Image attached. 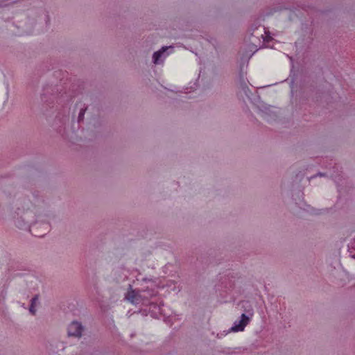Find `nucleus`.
Listing matches in <instances>:
<instances>
[{"instance_id":"2","label":"nucleus","mask_w":355,"mask_h":355,"mask_svg":"<svg viewBox=\"0 0 355 355\" xmlns=\"http://www.w3.org/2000/svg\"><path fill=\"white\" fill-rule=\"evenodd\" d=\"M248 315L245 313L241 314V319L239 321H235L234 325L232 327L231 330L234 332L242 331L245 327L248 324L250 318L252 316V311H247Z\"/></svg>"},{"instance_id":"5","label":"nucleus","mask_w":355,"mask_h":355,"mask_svg":"<svg viewBox=\"0 0 355 355\" xmlns=\"http://www.w3.org/2000/svg\"><path fill=\"white\" fill-rule=\"evenodd\" d=\"M38 300V296H34L31 300V306L29 307V311L32 315H35L36 309H35V305L36 302Z\"/></svg>"},{"instance_id":"4","label":"nucleus","mask_w":355,"mask_h":355,"mask_svg":"<svg viewBox=\"0 0 355 355\" xmlns=\"http://www.w3.org/2000/svg\"><path fill=\"white\" fill-rule=\"evenodd\" d=\"M167 49H168L167 46H163L160 50H159L153 53V62L155 64L159 63L162 54L166 51Z\"/></svg>"},{"instance_id":"1","label":"nucleus","mask_w":355,"mask_h":355,"mask_svg":"<svg viewBox=\"0 0 355 355\" xmlns=\"http://www.w3.org/2000/svg\"><path fill=\"white\" fill-rule=\"evenodd\" d=\"M155 295V291L153 290L132 289L130 286V289L125 294V299L132 304H147L150 297Z\"/></svg>"},{"instance_id":"3","label":"nucleus","mask_w":355,"mask_h":355,"mask_svg":"<svg viewBox=\"0 0 355 355\" xmlns=\"http://www.w3.org/2000/svg\"><path fill=\"white\" fill-rule=\"evenodd\" d=\"M83 331L84 327L80 322L77 321H73L71 322L67 329L68 336L76 338L81 337Z\"/></svg>"},{"instance_id":"6","label":"nucleus","mask_w":355,"mask_h":355,"mask_svg":"<svg viewBox=\"0 0 355 355\" xmlns=\"http://www.w3.org/2000/svg\"><path fill=\"white\" fill-rule=\"evenodd\" d=\"M85 110H86V109H81L80 110V111L79 112V115H78V122H80V121L83 120V117H84V114H85Z\"/></svg>"},{"instance_id":"9","label":"nucleus","mask_w":355,"mask_h":355,"mask_svg":"<svg viewBox=\"0 0 355 355\" xmlns=\"http://www.w3.org/2000/svg\"><path fill=\"white\" fill-rule=\"evenodd\" d=\"M352 257H353L354 259H355V255L352 256Z\"/></svg>"},{"instance_id":"7","label":"nucleus","mask_w":355,"mask_h":355,"mask_svg":"<svg viewBox=\"0 0 355 355\" xmlns=\"http://www.w3.org/2000/svg\"><path fill=\"white\" fill-rule=\"evenodd\" d=\"M37 226H38V224H37V223H35V224H34V225L31 227V228L34 230V229L37 228Z\"/></svg>"},{"instance_id":"8","label":"nucleus","mask_w":355,"mask_h":355,"mask_svg":"<svg viewBox=\"0 0 355 355\" xmlns=\"http://www.w3.org/2000/svg\"><path fill=\"white\" fill-rule=\"evenodd\" d=\"M317 175H319V176H323L324 174L321 173H319Z\"/></svg>"}]
</instances>
